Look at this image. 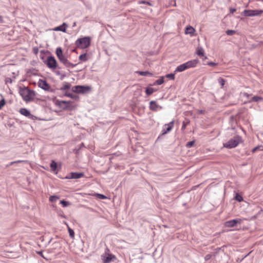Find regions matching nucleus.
<instances>
[{
  "mask_svg": "<svg viewBox=\"0 0 263 263\" xmlns=\"http://www.w3.org/2000/svg\"><path fill=\"white\" fill-rule=\"evenodd\" d=\"M19 93L26 102H29L33 100L35 95V91L31 90L28 87H20Z\"/></svg>",
  "mask_w": 263,
  "mask_h": 263,
  "instance_id": "f257e3e1",
  "label": "nucleus"
},
{
  "mask_svg": "<svg viewBox=\"0 0 263 263\" xmlns=\"http://www.w3.org/2000/svg\"><path fill=\"white\" fill-rule=\"evenodd\" d=\"M55 53L59 61L67 68H73L78 64H73L68 60L67 57L64 55L61 47H59L56 49Z\"/></svg>",
  "mask_w": 263,
  "mask_h": 263,
  "instance_id": "f03ea898",
  "label": "nucleus"
},
{
  "mask_svg": "<svg viewBox=\"0 0 263 263\" xmlns=\"http://www.w3.org/2000/svg\"><path fill=\"white\" fill-rule=\"evenodd\" d=\"M91 38L89 36H85L78 39L75 43L77 48L85 49L89 47L90 45Z\"/></svg>",
  "mask_w": 263,
  "mask_h": 263,
  "instance_id": "7ed1b4c3",
  "label": "nucleus"
},
{
  "mask_svg": "<svg viewBox=\"0 0 263 263\" xmlns=\"http://www.w3.org/2000/svg\"><path fill=\"white\" fill-rule=\"evenodd\" d=\"M241 141V137L237 136L230 139L227 143H224V146L228 148H234L236 147Z\"/></svg>",
  "mask_w": 263,
  "mask_h": 263,
  "instance_id": "20e7f679",
  "label": "nucleus"
},
{
  "mask_svg": "<svg viewBox=\"0 0 263 263\" xmlns=\"http://www.w3.org/2000/svg\"><path fill=\"white\" fill-rule=\"evenodd\" d=\"M109 250L106 248L105 253L101 255V258L103 263H110L117 259L116 256L108 253Z\"/></svg>",
  "mask_w": 263,
  "mask_h": 263,
  "instance_id": "39448f33",
  "label": "nucleus"
},
{
  "mask_svg": "<svg viewBox=\"0 0 263 263\" xmlns=\"http://www.w3.org/2000/svg\"><path fill=\"white\" fill-rule=\"evenodd\" d=\"M91 89L89 86L76 85L72 87L71 90L75 93L84 94L89 92Z\"/></svg>",
  "mask_w": 263,
  "mask_h": 263,
  "instance_id": "423d86ee",
  "label": "nucleus"
},
{
  "mask_svg": "<svg viewBox=\"0 0 263 263\" xmlns=\"http://www.w3.org/2000/svg\"><path fill=\"white\" fill-rule=\"evenodd\" d=\"M43 62L50 69H55L58 67V63L52 55L48 56L46 60H44Z\"/></svg>",
  "mask_w": 263,
  "mask_h": 263,
  "instance_id": "0eeeda50",
  "label": "nucleus"
},
{
  "mask_svg": "<svg viewBox=\"0 0 263 263\" xmlns=\"http://www.w3.org/2000/svg\"><path fill=\"white\" fill-rule=\"evenodd\" d=\"M263 13L262 10H245L243 14L246 16H258Z\"/></svg>",
  "mask_w": 263,
  "mask_h": 263,
  "instance_id": "6e6552de",
  "label": "nucleus"
},
{
  "mask_svg": "<svg viewBox=\"0 0 263 263\" xmlns=\"http://www.w3.org/2000/svg\"><path fill=\"white\" fill-rule=\"evenodd\" d=\"M242 219L236 218L230 220L225 222L224 226L228 228H233L237 226L238 224H241L242 221Z\"/></svg>",
  "mask_w": 263,
  "mask_h": 263,
  "instance_id": "1a4fd4ad",
  "label": "nucleus"
},
{
  "mask_svg": "<svg viewBox=\"0 0 263 263\" xmlns=\"http://www.w3.org/2000/svg\"><path fill=\"white\" fill-rule=\"evenodd\" d=\"M174 124V120L170 122L168 124L164 125V127L162 130L161 136L164 135L170 132L173 128Z\"/></svg>",
  "mask_w": 263,
  "mask_h": 263,
  "instance_id": "9d476101",
  "label": "nucleus"
},
{
  "mask_svg": "<svg viewBox=\"0 0 263 263\" xmlns=\"http://www.w3.org/2000/svg\"><path fill=\"white\" fill-rule=\"evenodd\" d=\"M70 101H58L57 104L61 108L66 110L70 108Z\"/></svg>",
  "mask_w": 263,
  "mask_h": 263,
  "instance_id": "9b49d317",
  "label": "nucleus"
},
{
  "mask_svg": "<svg viewBox=\"0 0 263 263\" xmlns=\"http://www.w3.org/2000/svg\"><path fill=\"white\" fill-rule=\"evenodd\" d=\"M38 85L41 88L45 90H50V86L46 80L40 79L38 83Z\"/></svg>",
  "mask_w": 263,
  "mask_h": 263,
  "instance_id": "f8f14e48",
  "label": "nucleus"
},
{
  "mask_svg": "<svg viewBox=\"0 0 263 263\" xmlns=\"http://www.w3.org/2000/svg\"><path fill=\"white\" fill-rule=\"evenodd\" d=\"M84 176V174L82 172H71L68 176H67L65 178L66 179H79L83 177Z\"/></svg>",
  "mask_w": 263,
  "mask_h": 263,
  "instance_id": "ddd939ff",
  "label": "nucleus"
},
{
  "mask_svg": "<svg viewBox=\"0 0 263 263\" xmlns=\"http://www.w3.org/2000/svg\"><path fill=\"white\" fill-rule=\"evenodd\" d=\"M198 62L199 60L198 59H194L191 61H189L187 62L184 63V64L187 69H189L196 67Z\"/></svg>",
  "mask_w": 263,
  "mask_h": 263,
  "instance_id": "4468645a",
  "label": "nucleus"
},
{
  "mask_svg": "<svg viewBox=\"0 0 263 263\" xmlns=\"http://www.w3.org/2000/svg\"><path fill=\"white\" fill-rule=\"evenodd\" d=\"M149 109L154 111H157L158 108L161 109L162 107L161 106H159L156 103V101H151L149 102Z\"/></svg>",
  "mask_w": 263,
  "mask_h": 263,
  "instance_id": "2eb2a0df",
  "label": "nucleus"
},
{
  "mask_svg": "<svg viewBox=\"0 0 263 263\" xmlns=\"http://www.w3.org/2000/svg\"><path fill=\"white\" fill-rule=\"evenodd\" d=\"M67 27V25L65 23H63L62 25L57 27L54 28V30L55 31H60L63 32H65L66 31V28Z\"/></svg>",
  "mask_w": 263,
  "mask_h": 263,
  "instance_id": "dca6fc26",
  "label": "nucleus"
},
{
  "mask_svg": "<svg viewBox=\"0 0 263 263\" xmlns=\"http://www.w3.org/2000/svg\"><path fill=\"white\" fill-rule=\"evenodd\" d=\"M263 101V98L259 96H254L250 98V99L248 101V103H251L253 102H259L260 101Z\"/></svg>",
  "mask_w": 263,
  "mask_h": 263,
  "instance_id": "f3484780",
  "label": "nucleus"
},
{
  "mask_svg": "<svg viewBox=\"0 0 263 263\" xmlns=\"http://www.w3.org/2000/svg\"><path fill=\"white\" fill-rule=\"evenodd\" d=\"M20 112L22 115L25 116V117H29L32 116L30 111L25 108H21L20 110Z\"/></svg>",
  "mask_w": 263,
  "mask_h": 263,
  "instance_id": "a211bd4d",
  "label": "nucleus"
},
{
  "mask_svg": "<svg viewBox=\"0 0 263 263\" xmlns=\"http://www.w3.org/2000/svg\"><path fill=\"white\" fill-rule=\"evenodd\" d=\"M186 69H187V68H186L185 64L183 63V64H182L176 67V68L175 70V73H176L177 72H182V71H184Z\"/></svg>",
  "mask_w": 263,
  "mask_h": 263,
  "instance_id": "6ab92c4d",
  "label": "nucleus"
},
{
  "mask_svg": "<svg viewBox=\"0 0 263 263\" xmlns=\"http://www.w3.org/2000/svg\"><path fill=\"white\" fill-rule=\"evenodd\" d=\"M157 91V89H154L152 87H147L145 89V93L147 96H150L153 93V92Z\"/></svg>",
  "mask_w": 263,
  "mask_h": 263,
  "instance_id": "aec40b11",
  "label": "nucleus"
},
{
  "mask_svg": "<svg viewBox=\"0 0 263 263\" xmlns=\"http://www.w3.org/2000/svg\"><path fill=\"white\" fill-rule=\"evenodd\" d=\"M195 29L191 26H187L185 28V33L192 34L195 32Z\"/></svg>",
  "mask_w": 263,
  "mask_h": 263,
  "instance_id": "412c9836",
  "label": "nucleus"
},
{
  "mask_svg": "<svg viewBox=\"0 0 263 263\" xmlns=\"http://www.w3.org/2000/svg\"><path fill=\"white\" fill-rule=\"evenodd\" d=\"M164 82V77H161L158 80H157L153 84H149L150 86H154L156 85H161Z\"/></svg>",
  "mask_w": 263,
  "mask_h": 263,
  "instance_id": "4be33fe9",
  "label": "nucleus"
},
{
  "mask_svg": "<svg viewBox=\"0 0 263 263\" xmlns=\"http://www.w3.org/2000/svg\"><path fill=\"white\" fill-rule=\"evenodd\" d=\"M140 76L152 77L153 74L148 71H139L137 72Z\"/></svg>",
  "mask_w": 263,
  "mask_h": 263,
  "instance_id": "5701e85b",
  "label": "nucleus"
},
{
  "mask_svg": "<svg viewBox=\"0 0 263 263\" xmlns=\"http://www.w3.org/2000/svg\"><path fill=\"white\" fill-rule=\"evenodd\" d=\"M50 166L52 171H55L58 168V164L54 160H52L50 164Z\"/></svg>",
  "mask_w": 263,
  "mask_h": 263,
  "instance_id": "b1692460",
  "label": "nucleus"
},
{
  "mask_svg": "<svg viewBox=\"0 0 263 263\" xmlns=\"http://www.w3.org/2000/svg\"><path fill=\"white\" fill-rule=\"evenodd\" d=\"M71 85L70 83L65 82L63 83V86L60 88V90L62 91L67 90L69 89Z\"/></svg>",
  "mask_w": 263,
  "mask_h": 263,
  "instance_id": "393cba45",
  "label": "nucleus"
},
{
  "mask_svg": "<svg viewBox=\"0 0 263 263\" xmlns=\"http://www.w3.org/2000/svg\"><path fill=\"white\" fill-rule=\"evenodd\" d=\"M83 147H84V144L83 143H81L80 144L77 145L74 149H73V152L76 154H78L79 151Z\"/></svg>",
  "mask_w": 263,
  "mask_h": 263,
  "instance_id": "a878e982",
  "label": "nucleus"
},
{
  "mask_svg": "<svg viewBox=\"0 0 263 263\" xmlns=\"http://www.w3.org/2000/svg\"><path fill=\"white\" fill-rule=\"evenodd\" d=\"M79 59L83 62L87 61L88 60L87 53L81 54L79 57Z\"/></svg>",
  "mask_w": 263,
  "mask_h": 263,
  "instance_id": "bb28decb",
  "label": "nucleus"
},
{
  "mask_svg": "<svg viewBox=\"0 0 263 263\" xmlns=\"http://www.w3.org/2000/svg\"><path fill=\"white\" fill-rule=\"evenodd\" d=\"M64 223L66 224L67 225V228H68V232H69V236L71 238H73L74 237V231L69 227V226L68 225V224L66 223V222H64Z\"/></svg>",
  "mask_w": 263,
  "mask_h": 263,
  "instance_id": "cd10ccee",
  "label": "nucleus"
},
{
  "mask_svg": "<svg viewBox=\"0 0 263 263\" xmlns=\"http://www.w3.org/2000/svg\"><path fill=\"white\" fill-rule=\"evenodd\" d=\"M196 53L198 56L200 57H203L204 55V50L201 47L198 48Z\"/></svg>",
  "mask_w": 263,
  "mask_h": 263,
  "instance_id": "c85d7f7f",
  "label": "nucleus"
},
{
  "mask_svg": "<svg viewBox=\"0 0 263 263\" xmlns=\"http://www.w3.org/2000/svg\"><path fill=\"white\" fill-rule=\"evenodd\" d=\"M138 4H147L150 6H153V5L149 2L146 1H140L138 2Z\"/></svg>",
  "mask_w": 263,
  "mask_h": 263,
  "instance_id": "c756f323",
  "label": "nucleus"
},
{
  "mask_svg": "<svg viewBox=\"0 0 263 263\" xmlns=\"http://www.w3.org/2000/svg\"><path fill=\"white\" fill-rule=\"evenodd\" d=\"M218 82L219 84L221 85V87H223L225 84L226 80L222 78H219L218 79Z\"/></svg>",
  "mask_w": 263,
  "mask_h": 263,
  "instance_id": "7c9ffc66",
  "label": "nucleus"
},
{
  "mask_svg": "<svg viewBox=\"0 0 263 263\" xmlns=\"http://www.w3.org/2000/svg\"><path fill=\"white\" fill-rule=\"evenodd\" d=\"M60 203L64 206L66 207L70 205V203L68 201L63 200L60 201Z\"/></svg>",
  "mask_w": 263,
  "mask_h": 263,
  "instance_id": "2f4dec72",
  "label": "nucleus"
},
{
  "mask_svg": "<svg viewBox=\"0 0 263 263\" xmlns=\"http://www.w3.org/2000/svg\"><path fill=\"white\" fill-rule=\"evenodd\" d=\"M176 73H168V74H167L165 77L166 78H168V79H170L171 80H174L175 79V74Z\"/></svg>",
  "mask_w": 263,
  "mask_h": 263,
  "instance_id": "473e14b6",
  "label": "nucleus"
},
{
  "mask_svg": "<svg viewBox=\"0 0 263 263\" xmlns=\"http://www.w3.org/2000/svg\"><path fill=\"white\" fill-rule=\"evenodd\" d=\"M235 200H236L237 201H238V202H241L243 200V198L242 197L239 195V194H237L235 197Z\"/></svg>",
  "mask_w": 263,
  "mask_h": 263,
  "instance_id": "72a5a7b5",
  "label": "nucleus"
},
{
  "mask_svg": "<svg viewBox=\"0 0 263 263\" xmlns=\"http://www.w3.org/2000/svg\"><path fill=\"white\" fill-rule=\"evenodd\" d=\"M59 198V197L55 195L51 196L49 197V201L50 202H53L56 201V200Z\"/></svg>",
  "mask_w": 263,
  "mask_h": 263,
  "instance_id": "f704fd0d",
  "label": "nucleus"
},
{
  "mask_svg": "<svg viewBox=\"0 0 263 263\" xmlns=\"http://www.w3.org/2000/svg\"><path fill=\"white\" fill-rule=\"evenodd\" d=\"M226 33L228 35H233L236 33V31L233 30H227Z\"/></svg>",
  "mask_w": 263,
  "mask_h": 263,
  "instance_id": "c9c22d12",
  "label": "nucleus"
},
{
  "mask_svg": "<svg viewBox=\"0 0 263 263\" xmlns=\"http://www.w3.org/2000/svg\"><path fill=\"white\" fill-rule=\"evenodd\" d=\"M194 144H195L194 141H191L186 143V146L187 148H190V147H192L194 145Z\"/></svg>",
  "mask_w": 263,
  "mask_h": 263,
  "instance_id": "e433bc0d",
  "label": "nucleus"
},
{
  "mask_svg": "<svg viewBox=\"0 0 263 263\" xmlns=\"http://www.w3.org/2000/svg\"><path fill=\"white\" fill-rule=\"evenodd\" d=\"M65 96L68 97H69L71 99H74L76 98V96L73 95L72 93L69 92H66L65 93Z\"/></svg>",
  "mask_w": 263,
  "mask_h": 263,
  "instance_id": "4c0bfd02",
  "label": "nucleus"
},
{
  "mask_svg": "<svg viewBox=\"0 0 263 263\" xmlns=\"http://www.w3.org/2000/svg\"><path fill=\"white\" fill-rule=\"evenodd\" d=\"M6 101L4 99H3L0 100V109L2 108V107L5 105Z\"/></svg>",
  "mask_w": 263,
  "mask_h": 263,
  "instance_id": "58836bf2",
  "label": "nucleus"
},
{
  "mask_svg": "<svg viewBox=\"0 0 263 263\" xmlns=\"http://www.w3.org/2000/svg\"><path fill=\"white\" fill-rule=\"evenodd\" d=\"M12 82V80L11 78H6L5 79V83L6 84L11 83Z\"/></svg>",
  "mask_w": 263,
  "mask_h": 263,
  "instance_id": "ea45409f",
  "label": "nucleus"
},
{
  "mask_svg": "<svg viewBox=\"0 0 263 263\" xmlns=\"http://www.w3.org/2000/svg\"><path fill=\"white\" fill-rule=\"evenodd\" d=\"M212 257V255L211 254H207L204 257V259L205 261H208L209 260V259H210Z\"/></svg>",
  "mask_w": 263,
  "mask_h": 263,
  "instance_id": "a19ab883",
  "label": "nucleus"
},
{
  "mask_svg": "<svg viewBox=\"0 0 263 263\" xmlns=\"http://www.w3.org/2000/svg\"><path fill=\"white\" fill-rule=\"evenodd\" d=\"M97 195L98 197L101 199H104L106 198V197L103 194H98Z\"/></svg>",
  "mask_w": 263,
  "mask_h": 263,
  "instance_id": "79ce46f5",
  "label": "nucleus"
},
{
  "mask_svg": "<svg viewBox=\"0 0 263 263\" xmlns=\"http://www.w3.org/2000/svg\"><path fill=\"white\" fill-rule=\"evenodd\" d=\"M252 94H249V93H247V92H244V93H243V96L244 97H246V98H248V99H249V98H250V97L252 96Z\"/></svg>",
  "mask_w": 263,
  "mask_h": 263,
  "instance_id": "37998d69",
  "label": "nucleus"
},
{
  "mask_svg": "<svg viewBox=\"0 0 263 263\" xmlns=\"http://www.w3.org/2000/svg\"><path fill=\"white\" fill-rule=\"evenodd\" d=\"M33 52L35 54H37L39 52V49L37 47H34L33 48Z\"/></svg>",
  "mask_w": 263,
  "mask_h": 263,
  "instance_id": "c03bdc74",
  "label": "nucleus"
},
{
  "mask_svg": "<svg viewBox=\"0 0 263 263\" xmlns=\"http://www.w3.org/2000/svg\"><path fill=\"white\" fill-rule=\"evenodd\" d=\"M217 63H214V62H208L206 65H209V66H216L217 65Z\"/></svg>",
  "mask_w": 263,
  "mask_h": 263,
  "instance_id": "a18cd8bd",
  "label": "nucleus"
},
{
  "mask_svg": "<svg viewBox=\"0 0 263 263\" xmlns=\"http://www.w3.org/2000/svg\"><path fill=\"white\" fill-rule=\"evenodd\" d=\"M186 123H185L184 122H183L182 123V127H181V130H183L185 129L186 126Z\"/></svg>",
  "mask_w": 263,
  "mask_h": 263,
  "instance_id": "49530a36",
  "label": "nucleus"
},
{
  "mask_svg": "<svg viewBox=\"0 0 263 263\" xmlns=\"http://www.w3.org/2000/svg\"><path fill=\"white\" fill-rule=\"evenodd\" d=\"M230 13H233L234 12L236 11V9L235 8H231L230 9Z\"/></svg>",
  "mask_w": 263,
  "mask_h": 263,
  "instance_id": "de8ad7c7",
  "label": "nucleus"
},
{
  "mask_svg": "<svg viewBox=\"0 0 263 263\" xmlns=\"http://www.w3.org/2000/svg\"><path fill=\"white\" fill-rule=\"evenodd\" d=\"M65 77H66V74L65 73L61 74L60 79L61 80H62Z\"/></svg>",
  "mask_w": 263,
  "mask_h": 263,
  "instance_id": "09e8293b",
  "label": "nucleus"
},
{
  "mask_svg": "<svg viewBox=\"0 0 263 263\" xmlns=\"http://www.w3.org/2000/svg\"><path fill=\"white\" fill-rule=\"evenodd\" d=\"M37 254H39L40 255H41V256L44 257V256L43 255V252L42 251L37 252Z\"/></svg>",
  "mask_w": 263,
  "mask_h": 263,
  "instance_id": "8fccbe9b",
  "label": "nucleus"
},
{
  "mask_svg": "<svg viewBox=\"0 0 263 263\" xmlns=\"http://www.w3.org/2000/svg\"><path fill=\"white\" fill-rule=\"evenodd\" d=\"M55 74L58 76L61 75V73L60 71H56Z\"/></svg>",
  "mask_w": 263,
  "mask_h": 263,
  "instance_id": "3c124183",
  "label": "nucleus"
},
{
  "mask_svg": "<svg viewBox=\"0 0 263 263\" xmlns=\"http://www.w3.org/2000/svg\"><path fill=\"white\" fill-rule=\"evenodd\" d=\"M258 148V147H254V148L253 149L252 152H255V151H256Z\"/></svg>",
  "mask_w": 263,
  "mask_h": 263,
  "instance_id": "603ef678",
  "label": "nucleus"
},
{
  "mask_svg": "<svg viewBox=\"0 0 263 263\" xmlns=\"http://www.w3.org/2000/svg\"><path fill=\"white\" fill-rule=\"evenodd\" d=\"M24 161H22V160H18V161H15V163H20V162H24Z\"/></svg>",
  "mask_w": 263,
  "mask_h": 263,
  "instance_id": "864d4df0",
  "label": "nucleus"
},
{
  "mask_svg": "<svg viewBox=\"0 0 263 263\" xmlns=\"http://www.w3.org/2000/svg\"><path fill=\"white\" fill-rule=\"evenodd\" d=\"M40 56V58L41 59H42L43 60H44V55H43L41 54Z\"/></svg>",
  "mask_w": 263,
  "mask_h": 263,
  "instance_id": "5fc2aeb1",
  "label": "nucleus"
},
{
  "mask_svg": "<svg viewBox=\"0 0 263 263\" xmlns=\"http://www.w3.org/2000/svg\"><path fill=\"white\" fill-rule=\"evenodd\" d=\"M250 253H251V252L248 253V254H247L246 255H245V256H244V257H243V258H242V259H244V258H245V257H246L247 256H248V255L250 254Z\"/></svg>",
  "mask_w": 263,
  "mask_h": 263,
  "instance_id": "6e6d98bb",
  "label": "nucleus"
},
{
  "mask_svg": "<svg viewBox=\"0 0 263 263\" xmlns=\"http://www.w3.org/2000/svg\"><path fill=\"white\" fill-rule=\"evenodd\" d=\"M0 22H3V17L2 16H0Z\"/></svg>",
  "mask_w": 263,
  "mask_h": 263,
  "instance_id": "4d7b16f0",
  "label": "nucleus"
},
{
  "mask_svg": "<svg viewBox=\"0 0 263 263\" xmlns=\"http://www.w3.org/2000/svg\"><path fill=\"white\" fill-rule=\"evenodd\" d=\"M76 26V22H74V23H73V24L72 26H73V27H74V26Z\"/></svg>",
  "mask_w": 263,
  "mask_h": 263,
  "instance_id": "13d9d810",
  "label": "nucleus"
},
{
  "mask_svg": "<svg viewBox=\"0 0 263 263\" xmlns=\"http://www.w3.org/2000/svg\"><path fill=\"white\" fill-rule=\"evenodd\" d=\"M14 163H15V161L11 162V163H10V164H11V165H12V164H14Z\"/></svg>",
  "mask_w": 263,
  "mask_h": 263,
  "instance_id": "bf43d9fd",
  "label": "nucleus"
},
{
  "mask_svg": "<svg viewBox=\"0 0 263 263\" xmlns=\"http://www.w3.org/2000/svg\"><path fill=\"white\" fill-rule=\"evenodd\" d=\"M44 53V50H41V53L42 54V53Z\"/></svg>",
  "mask_w": 263,
  "mask_h": 263,
  "instance_id": "052dcab7",
  "label": "nucleus"
},
{
  "mask_svg": "<svg viewBox=\"0 0 263 263\" xmlns=\"http://www.w3.org/2000/svg\"><path fill=\"white\" fill-rule=\"evenodd\" d=\"M60 215H61V216H62L63 217L65 218V216H64V215H62V214H61Z\"/></svg>",
  "mask_w": 263,
  "mask_h": 263,
  "instance_id": "680f3d73",
  "label": "nucleus"
},
{
  "mask_svg": "<svg viewBox=\"0 0 263 263\" xmlns=\"http://www.w3.org/2000/svg\"><path fill=\"white\" fill-rule=\"evenodd\" d=\"M219 250H220V248H218L216 249V250H217V251H219Z\"/></svg>",
  "mask_w": 263,
  "mask_h": 263,
  "instance_id": "e2e57ef3",
  "label": "nucleus"
}]
</instances>
